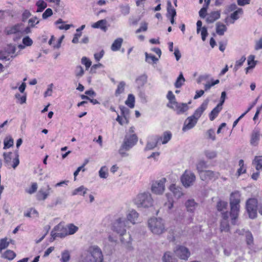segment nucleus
Masks as SVG:
<instances>
[{
  "label": "nucleus",
  "mask_w": 262,
  "mask_h": 262,
  "mask_svg": "<svg viewBox=\"0 0 262 262\" xmlns=\"http://www.w3.org/2000/svg\"><path fill=\"white\" fill-rule=\"evenodd\" d=\"M241 202V193L239 191H236L232 192L230 195V212H229L231 216V223L232 224H235L236 220L238 216L239 211Z\"/></svg>",
  "instance_id": "obj_1"
},
{
  "label": "nucleus",
  "mask_w": 262,
  "mask_h": 262,
  "mask_svg": "<svg viewBox=\"0 0 262 262\" xmlns=\"http://www.w3.org/2000/svg\"><path fill=\"white\" fill-rule=\"evenodd\" d=\"M138 208H149L153 206L154 200L149 192L138 193L133 200Z\"/></svg>",
  "instance_id": "obj_2"
},
{
  "label": "nucleus",
  "mask_w": 262,
  "mask_h": 262,
  "mask_svg": "<svg viewBox=\"0 0 262 262\" xmlns=\"http://www.w3.org/2000/svg\"><path fill=\"white\" fill-rule=\"evenodd\" d=\"M148 227L154 234L160 235L166 231L164 221L160 217H152L148 220Z\"/></svg>",
  "instance_id": "obj_3"
},
{
  "label": "nucleus",
  "mask_w": 262,
  "mask_h": 262,
  "mask_svg": "<svg viewBox=\"0 0 262 262\" xmlns=\"http://www.w3.org/2000/svg\"><path fill=\"white\" fill-rule=\"evenodd\" d=\"M138 137L135 134L126 135L123 142L119 150V153L122 157H126L128 154L126 152L131 149L137 142Z\"/></svg>",
  "instance_id": "obj_4"
},
{
  "label": "nucleus",
  "mask_w": 262,
  "mask_h": 262,
  "mask_svg": "<svg viewBox=\"0 0 262 262\" xmlns=\"http://www.w3.org/2000/svg\"><path fill=\"white\" fill-rule=\"evenodd\" d=\"M88 255L82 262H102L103 256L101 250L97 246H92L89 247Z\"/></svg>",
  "instance_id": "obj_5"
},
{
  "label": "nucleus",
  "mask_w": 262,
  "mask_h": 262,
  "mask_svg": "<svg viewBox=\"0 0 262 262\" xmlns=\"http://www.w3.org/2000/svg\"><path fill=\"white\" fill-rule=\"evenodd\" d=\"M15 157L13 160V164H11L12 154L11 152H4L3 157L4 162L6 166L10 168V166L15 169L19 164L18 150L16 149L15 152Z\"/></svg>",
  "instance_id": "obj_6"
},
{
  "label": "nucleus",
  "mask_w": 262,
  "mask_h": 262,
  "mask_svg": "<svg viewBox=\"0 0 262 262\" xmlns=\"http://www.w3.org/2000/svg\"><path fill=\"white\" fill-rule=\"evenodd\" d=\"M257 200L254 198L249 199L246 202V210L250 219L257 216Z\"/></svg>",
  "instance_id": "obj_7"
},
{
  "label": "nucleus",
  "mask_w": 262,
  "mask_h": 262,
  "mask_svg": "<svg viewBox=\"0 0 262 262\" xmlns=\"http://www.w3.org/2000/svg\"><path fill=\"white\" fill-rule=\"evenodd\" d=\"M128 226L127 221L125 218L120 217L114 223L113 229L119 235H122L126 232V227Z\"/></svg>",
  "instance_id": "obj_8"
},
{
  "label": "nucleus",
  "mask_w": 262,
  "mask_h": 262,
  "mask_svg": "<svg viewBox=\"0 0 262 262\" xmlns=\"http://www.w3.org/2000/svg\"><path fill=\"white\" fill-rule=\"evenodd\" d=\"M166 181V178H163L160 180L154 182L151 187V190L152 193L158 195L162 194L165 190V183Z\"/></svg>",
  "instance_id": "obj_9"
},
{
  "label": "nucleus",
  "mask_w": 262,
  "mask_h": 262,
  "mask_svg": "<svg viewBox=\"0 0 262 262\" xmlns=\"http://www.w3.org/2000/svg\"><path fill=\"white\" fill-rule=\"evenodd\" d=\"M52 241L55 239L57 237L63 238L68 235L67 229L64 227L63 225L58 224L54 227L53 230L51 232Z\"/></svg>",
  "instance_id": "obj_10"
},
{
  "label": "nucleus",
  "mask_w": 262,
  "mask_h": 262,
  "mask_svg": "<svg viewBox=\"0 0 262 262\" xmlns=\"http://www.w3.org/2000/svg\"><path fill=\"white\" fill-rule=\"evenodd\" d=\"M181 182L185 187L191 186L195 180L194 174L189 170H185L181 177Z\"/></svg>",
  "instance_id": "obj_11"
},
{
  "label": "nucleus",
  "mask_w": 262,
  "mask_h": 262,
  "mask_svg": "<svg viewBox=\"0 0 262 262\" xmlns=\"http://www.w3.org/2000/svg\"><path fill=\"white\" fill-rule=\"evenodd\" d=\"M191 101L189 102L188 103H180L178 102H173L171 106L168 105V107L172 109L176 114L178 115H181L186 113L189 108L188 104H190Z\"/></svg>",
  "instance_id": "obj_12"
},
{
  "label": "nucleus",
  "mask_w": 262,
  "mask_h": 262,
  "mask_svg": "<svg viewBox=\"0 0 262 262\" xmlns=\"http://www.w3.org/2000/svg\"><path fill=\"white\" fill-rule=\"evenodd\" d=\"M174 251L177 256L184 260H188L190 256L189 250L183 246H177Z\"/></svg>",
  "instance_id": "obj_13"
},
{
  "label": "nucleus",
  "mask_w": 262,
  "mask_h": 262,
  "mask_svg": "<svg viewBox=\"0 0 262 262\" xmlns=\"http://www.w3.org/2000/svg\"><path fill=\"white\" fill-rule=\"evenodd\" d=\"M222 219L220 223L221 232H228L230 230L229 225V213L228 211L222 212Z\"/></svg>",
  "instance_id": "obj_14"
},
{
  "label": "nucleus",
  "mask_w": 262,
  "mask_h": 262,
  "mask_svg": "<svg viewBox=\"0 0 262 262\" xmlns=\"http://www.w3.org/2000/svg\"><path fill=\"white\" fill-rule=\"evenodd\" d=\"M52 192L51 187L47 184L46 186L42 187L39 189L36 195L37 199L39 201H44L47 198L50 193Z\"/></svg>",
  "instance_id": "obj_15"
},
{
  "label": "nucleus",
  "mask_w": 262,
  "mask_h": 262,
  "mask_svg": "<svg viewBox=\"0 0 262 262\" xmlns=\"http://www.w3.org/2000/svg\"><path fill=\"white\" fill-rule=\"evenodd\" d=\"M219 173L212 170H205L201 173L200 176L201 179L203 181L207 180H215L219 177Z\"/></svg>",
  "instance_id": "obj_16"
},
{
  "label": "nucleus",
  "mask_w": 262,
  "mask_h": 262,
  "mask_svg": "<svg viewBox=\"0 0 262 262\" xmlns=\"http://www.w3.org/2000/svg\"><path fill=\"white\" fill-rule=\"evenodd\" d=\"M209 102V100H205L194 112L193 114L191 115L192 117L194 118L197 121L200 118L203 112L206 110Z\"/></svg>",
  "instance_id": "obj_17"
},
{
  "label": "nucleus",
  "mask_w": 262,
  "mask_h": 262,
  "mask_svg": "<svg viewBox=\"0 0 262 262\" xmlns=\"http://www.w3.org/2000/svg\"><path fill=\"white\" fill-rule=\"evenodd\" d=\"M21 23L16 24L14 26L8 27L5 29V32L8 35L17 34L20 36V32L22 31Z\"/></svg>",
  "instance_id": "obj_18"
},
{
  "label": "nucleus",
  "mask_w": 262,
  "mask_h": 262,
  "mask_svg": "<svg viewBox=\"0 0 262 262\" xmlns=\"http://www.w3.org/2000/svg\"><path fill=\"white\" fill-rule=\"evenodd\" d=\"M121 236L120 241L123 246L128 250H132L133 247L132 246V241L131 236L129 233H124Z\"/></svg>",
  "instance_id": "obj_19"
},
{
  "label": "nucleus",
  "mask_w": 262,
  "mask_h": 262,
  "mask_svg": "<svg viewBox=\"0 0 262 262\" xmlns=\"http://www.w3.org/2000/svg\"><path fill=\"white\" fill-rule=\"evenodd\" d=\"M198 121L192 116L188 117L184 121V125L182 128L183 132H186L192 128L196 124Z\"/></svg>",
  "instance_id": "obj_20"
},
{
  "label": "nucleus",
  "mask_w": 262,
  "mask_h": 262,
  "mask_svg": "<svg viewBox=\"0 0 262 262\" xmlns=\"http://www.w3.org/2000/svg\"><path fill=\"white\" fill-rule=\"evenodd\" d=\"M139 215V213L134 209L129 211L126 215V221H127V224H128V222L134 225L137 223Z\"/></svg>",
  "instance_id": "obj_21"
},
{
  "label": "nucleus",
  "mask_w": 262,
  "mask_h": 262,
  "mask_svg": "<svg viewBox=\"0 0 262 262\" xmlns=\"http://www.w3.org/2000/svg\"><path fill=\"white\" fill-rule=\"evenodd\" d=\"M15 52V48L14 47H10L9 48V51H0V60H9L10 54H14Z\"/></svg>",
  "instance_id": "obj_22"
},
{
  "label": "nucleus",
  "mask_w": 262,
  "mask_h": 262,
  "mask_svg": "<svg viewBox=\"0 0 262 262\" xmlns=\"http://www.w3.org/2000/svg\"><path fill=\"white\" fill-rule=\"evenodd\" d=\"M221 16L220 11H212L208 14L206 18L207 23H212L216 20L219 19Z\"/></svg>",
  "instance_id": "obj_23"
},
{
  "label": "nucleus",
  "mask_w": 262,
  "mask_h": 262,
  "mask_svg": "<svg viewBox=\"0 0 262 262\" xmlns=\"http://www.w3.org/2000/svg\"><path fill=\"white\" fill-rule=\"evenodd\" d=\"M172 134L169 131L164 132L161 137L156 136L157 141H162V143L164 144L167 143L171 138Z\"/></svg>",
  "instance_id": "obj_24"
},
{
  "label": "nucleus",
  "mask_w": 262,
  "mask_h": 262,
  "mask_svg": "<svg viewBox=\"0 0 262 262\" xmlns=\"http://www.w3.org/2000/svg\"><path fill=\"white\" fill-rule=\"evenodd\" d=\"M243 13V10L241 8H238L237 10L234 11L230 15V18L232 20L230 21V23L234 24V21L239 19L240 15H242Z\"/></svg>",
  "instance_id": "obj_25"
},
{
  "label": "nucleus",
  "mask_w": 262,
  "mask_h": 262,
  "mask_svg": "<svg viewBox=\"0 0 262 262\" xmlns=\"http://www.w3.org/2000/svg\"><path fill=\"white\" fill-rule=\"evenodd\" d=\"M259 140V132L257 130H254L252 133L250 144L252 146H256L258 144Z\"/></svg>",
  "instance_id": "obj_26"
},
{
  "label": "nucleus",
  "mask_w": 262,
  "mask_h": 262,
  "mask_svg": "<svg viewBox=\"0 0 262 262\" xmlns=\"http://www.w3.org/2000/svg\"><path fill=\"white\" fill-rule=\"evenodd\" d=\"M107 21L105 19L100 20L92 25L93 28H100L102 30L106 31Z\"/></svg>",
  "instance_id": "obj_27"
},
{
  "label": "nucleus",
  "mask_w": 262,
  "mask_h": 262,
  "mask_svg": "<svg viewBox=\"0 0 262 262\" xmlns=\"http://www.w3.org/2000/svg\"><path fill=\"white\" fill-rule=\"evenodd\" d=\"M227 30V28L224 24L220 22H217L216 24V32L218 35H223Z\"/></svg>",
  "instance_id": "obj_28"
},
{
  "label": "nucleus",
  "mask_w": 262,
  "mask_h": 262,
  "mask_svg": "<svg viewBox=\"0 0 262 262\" xmlns=\"http://www.w3.org/2000/svg\"><path fill=\"white\" fill-rule=\"evenodd\" d=\"M222 107L216 105L210 113L209 115V119L211 121L214 120L218 116L220 112L222 111Z\"/></svg>",
  "instance_id": "obj_29"
},
{
  "label": "nucleus",
  "mask_w": 262,
  "mask_h": 262,
  "mask_svg": "<svg viewBox=\"0 0 262 262\" xmlns=\"http://www.w3.org/2000/svg\"><path fill=\"white\" fill-rule=\"evenodd\" d=\"M170 190L172 192L175 197L177 198H180L183 194L182 188L179 187H176L175 185H171L170 186Z\"/></svg>",
  "instance_id": "obj_30"
},
{
  "label": "nucleus",
  "mask_w": 262,
  "mask_h": 262,
  "mask_svg": "<svg viewBox=\"0 0 262 262\" xmlns=\"http://www.w3.org/2000/svg\"><path fill=\"white\" fill-rule=\"evenodd\" d=\"M227 206L228 203L225 201H220L217 202L216 208L218 211L221 212V215H222V212L228 211Z\"/></svg>",
  "instance_id": "obj_31"
},
{
  "label": "nucleus",
  "mask_w": 262,
  "mask_h": 262,
  "mask_svg": "<svg viewBox=\"0 0 262 262\" xmlns=\"http://www.w3.org/2000/svg\"><path fill=\"white\" fill-rule=\"evenodd\" d=\"M207 162L204 160H200L197 163L196 167L198 172L200 174V176L201 175V173L205 171L204 169L207 168Z\"/></svg>",
  "instance_id": "obj_32"
},
{
  "label": "nucleus",
  "mask_w": 262,
  "mask_h": 262,
  "mask_svg": "<svg viewBox=\"0 0 262 262\" xmlns=\"http://www.w3.org/2000/svg\"><path fill=\"white\" fill-rule=\"evenodd\" d=\"M197 206V204L193 199L188 200L185 203V206L188 211L193 212Z\"/></svg>",
  "instance_id": "obj_33"
},
{
  "label": "nucleus",
  "mask_w": 262,
  "mask_h": 262,
  "mask_svg": "<svg viewBox=\"0 0 262 262\" xmlns=\"http://www.w3.org/2000/svg\"><path fill=\"white\" fill-rule=\"evenodd\" d=\"M167 11L166 16L167 17L172 16L175 17L176 16V10L172 8L171 3L170 1H167Z\"/></svg>",
  "instance_id": "obj_34"
},
{
  "label": "nucleus",
  "mask_w": 262,
  "mask_h": 262,
  "mask_svg": "<svg viewBox=\"0 0 262 262\" xmlns=\"http://www.w3.org/2000/svg\"><path fill=\"white\" fill-rule=\"evenodd\" d=\"M125 85L126 83L123 81H120L119 83L117 88L115 92V95L116 97H118L119 95L124 92Z\"/></svg>",
  "instance_id": "obj_35"
},
{
  "label": "nucleus",
  "mask_w": 262,
  "mask_h": 262,
  "mask_svg": "<svg viewBox=\"0 0 262 262\" xmlns=\"http://www.w3.org/2000/svg\"><path fill=\"white\" fill-rule=\"evenodd\" d=\"M252 164L257 170L262 169V156H256L252 162Z\"/></svg>",
  "instance_id": "obj_36"
},
{
  "label": "nucleus",
  "mask_w": 262,
  "mask_h": 262,
  "mask_svg": "<svg viewBox=\"0 0 262 262\" xmlns=\"http://www.w3.org/2000/svg\"><path fill=\"white\" fill-rule=\"evenodd\" d=\"M88 191V189L85 187L84 186H81L77 188L74 189L72 192V195H84Z\"/></svg>",
  "instance_id": "obj_37"
},
{
  "label": "nucleus",
  "mask_w": 262,
  "mask_h": 262,
  "mask_svg": "<svg viewBox=\"0 0 262 262\" xmlns=\"http://www.w3.org/2000/svg\"><path fill=\"white\" fill-rule=\"evenodd\" d=\"M123 42V39L118 38L116 39L111 46V50L113 51H116L120 49Z\"/></svg>",
  "instance_id": "obj_38"
},
{
  "label": "nucleus",
  "mask_w": 262,
  "mask_h": 262,
  "mask_svg": "<svg viewBox=\"0 0 262 262\" xmlns=\"http://www.w3.org/2000/svg\"><path fill=\"white\" fill-rule=\"evenodd\" d=\"M163 262H177L176 258H174L170 252H166L164 253L163 258Z\"/></svg>",
  "instance_id": "obj_39"
},
{
  "label": "nucleus",
  "mask_w": 262,
  "mask_h": 262,
  "mask_svg": "<svg viewBox=\"0 0 262 262\" xmlns=\"http://www.w3.org/2000/svg\"><path fill=\"white\" fill-rule=\"evenodd\" d=\"M239 234H243L244 232H245V236H246V242L248 245H251L253 244V237L252 233L249 231H244L243 230L242 232H241L239 230Z\"/></svg>",
  "instance_id": "obj_40"
},
{
  "label": "nucleus",
  "mask_w": 262,
  "mask_h": 262,
  "mask_svg": "<svg viewBox=\"0 0 262 262\" xmlns=\"http://www.w3.org/2000/svg\"><path fill=\"white\" fill-rule=\"evenodd\" d=\"M135 96L130 94L128 95L127 99L125 101V103L129 107L132 108L135 106Z\"/></svg>",
  "instance_id": "obj_41"
},
{
  "label": "nucleus",
  "mask_w": 262,
  "mask_h": 262,
  "mask_svg": "<svg viewBox=\"0 0 262 262\" xmlns=\"http://www.w3.org/2000/svg\"><path fill=\"white\" fill-rule=\"evenodd\" d=\"M71 257L70 252L65 250L61 253V258L60 260L61 262H68L70 260Z\"/></svg>",
  "instance_id": "obj_42"
},
{
  "label": "nucleus",
  "mask_w": 262,
  "mask_h": 262,
  "mask_svg": "<svg viewBox=\"0 0 262 262\" xmlns=\"http://www.w3.org/2000/svg\"><path fill=\"white\" fill-rule=\"evenodd\" d=\"M14 141L13 139L11 137H7L5 138L4 141V149H6L12 147L13 145Z\"/></svg>",
  "instance_id": "obj_43"
},
{
  "label": "nucleus",
  "mask_w": 262,
  "mask_h": 262,
  "mask_svg": "<svg viewBox=\"0 0 262 262\" xmlns=\"http://www.w3.org/2000/svg\"><path fill=\"white\" fill-rule=\"evenodd\" d=\"M185 81V79L183 75V74L181 73L174 83V86L176 88H181L183 85Z\"/></svg>",
  "instance_id": "obj_44"
},
{
  "label": "nucleus",
  "mask_w": 262,
  "mask_h": 262,
  "mask_svg": "<svg viewBox=\"0 0 262 262\" xmlns=\"http://www.w3.org/2000/svg\"><path fill=\"white\" fill-rule=\"evenodd\" d=\"M147 79V76L143 74L139 76L136 81L139 86H143L146 83Z\"/></svg>",
  "instance_id": "obj_45"
},
{
  "label": "nucleus",
  "mask_w": 262,
  "mask_h": 262,
  "mask_svg": "<svg viewBox=\"0 0 262 262\" xmlns=\"http://www.w3.org/2000/svg\"><path fill=\"white\" fill-rule=\"evenodd\" d=\"M16 256L15 253L11 250H6L3 254V257L9 260L13 259Z\"/></svg>",
  "instance_id": "obj_46"
},
{
  "label": "nucleus",
  "mask_w": 262,
  "mask_h": 262,
  "mask_svg": "<svg viewBox=\"0 0 262 262\" xmlns=\"http://www.w3.org/2000/svg\"><path fill=\"white\" fill-rule=\"evenodd\" d=\"M24 216L28 217H37L38 213L36 209L31 208L24 213Z\"/></svg>",
  "instance_id": "obj_47"
},
{
  "label": "nucleus",
  "mask_w": 262,
  "mask_h": 262,
  "mask_svg": "<svg viewBox=\"0 0 262 262\" xmlns=\"http://www.w3.org/2000/svg\"><path fill=\"white\" fill-rule=\"evenodd\" d=\"M145 61L148 63H156L158 60V58H157L155 56L149 54L147 53H145Z\"/></svg>",
  "instance_id": "obj_48"
},
{
  "label": "nucleus",
  "mask_w": 262,
  "mask_h": 262,
  "mask_svg": "<svg viewBox=\"0 0 262 262\" xmlns=\"http://www.w3.org/2000/svg\"><path fill=\"white\" fill-rule=\"evenodd\" d=\"M167 98L169 100L168 103L167 104V106L168 107V105L171 106L173 104V102H176L175 96L173 95V93L169 91H168L167 95Z\"/></svg>",
  "instance_id": "obj_49"
},
{
  "label": "nucleus",
  "mask_w": 262,
  "mask_h": 262,
  "mask_svg": "<svg viewBox=\"0 0 262 262\" xmlns=\"http://www.w3.org/2000/svg\"><path fill=\"white\" fill-rule=\"evenodd\" d=\"M37 6V12H42L47 7V3L43 0H39L36 4Z\"/></svg>",
  "instance_id": "obj_50"
},
{
  "label": "nucleus",
  "mask_w": 262,
  "mask_h": 262,
  "mask_svg": "<svg viewBox=\"0 0 262 262\" xmlns=\"http://www.w3.org/2000/svg\"><path fill=\"white\" fill-rule=\"evenodd\" d=\"M67 229V232L68 235H72L76 233L78 228V227L75 226L73 224H70L67 226V227H66Z\"/></svg>",
  "instance_id": "obj_51"
},
{
  "label": "nucleus",
  "mask_w": 262,
  "mask_h": 262,
  "mask_svg": "<svg viewBox=\"0 0 262 262\" xmlns=\"http://www.w3.org/2000/svg\"><path fill=\"white\" fill-rule=\"evenodd\" d=\"M75 75L77 78H79L83 76L84 71L81 66H77L75 70Z\"/></svg>",
  "instance_id": "obj_52"
},
{
  "label": "nucleus",
  "mask_w": 262,
  "mask_h": 262,
  "mask_svg": "<svg viewBox=\"0 0 262 262\" xmlns=\"http://www.w3.org/2000/svg\"><path fill=\"white\" fill-rule=\"evenodd\" d=\"M121 115L123 116L124 119L126 120V123H128L127 117L129 115V110L127 107L124 106H120Z\"/></svg>",
  "instance_id": "obj_53"
},
{
  "label": "nucleus",
  "mask_w": 262,
  "mask_h": 262,
  "mask_svg": "<svg viewBox=\"0 0 262 262\" xmlns=\"http://www.w3.org/2000/svg\"><path fill=\"white\" fill-rule=\"evenodd\" d=\"M120 11L123 15H127L129 13L130 7L128 5H121L119 6Z\"/></svg>",
  "instance_id": "obj_54"
},
{
  "label": "nucleus",
  "mask_w": 262,
  "mask_h": 262,
  "mask_svg": "<svg viewBox=\"0 0 262 262\" xmlns=\"http://www.w3.org/2000/svg\"><path fill=\"white\" fill-rule=\"evenodd\" d=\"M238 8H237V6L235 4H230L227 6H226L225 11L224 13L226 14H228L231 12L235 11L236 10H237Z\"/></svg>",
  "instance_id": "obj_55"
},
{
  "label": "nucleus",
  "mask_w": 262,
  "mask_h": 262,
  "mask_svg": "<svg viewBox=\"0 0 262 262\" xmlns=\"http://www.w3.org/2000/svg\"><path fill=\"white\" fill-rule=\"evenodd\" d=\"M99 177L101 178L105 179L107 177V168L106 166H102L99 171Z\"/></svg>",
  "instance_id": "obj_56"
},
{
  "label": "nucleus",
  "mask_w": 262,
  "mask_h": 262,
  "mask_svg": "<svg viewBox=\"0 0 262 262\" xmlns=\"http://www.w3.org/2000/svg\"><path fill=\"white\" fill-rule=\"evenodd\" d=\"M238 165L239 166V168L237 169V173L238 176H240L241 174L244 173L246 171V169L244 168V160L241 159L239 161Z\"/></svg>",
  "instance_id": "obj_57"
},
{
  "label": "nucleus",
  "mask_w": 262,
  "mask_h": 262,
  "mask_svg": "<svg viewBox=\"0 0 262 262\" xmlns=\"http://www.w3.org/2000/svg\"><path fill=\"white\" fill-rule=\"evenodd\" d=\"M158 143H159V142L157 141V139L155 137L154 139V141L152 142H148L147 143L145 149L146 150L152 149L154 147L157 146Z\"/></svg>",
  "instance_id": "obj_58"
},
{
  "label": "nucleus",
  "mask_w": 262,
  "mask_h": 262,
  "mask_svg": "<svg viewBox=\"0 0 262 262\" xmlns=\"http://www.w3.org/2000/svg\"><path fill=\"white\" fill-rule=\"evenodd\" d=\"M205 155L207 158L212 159L216 157L217 153L215 151L208 150L205 151Z\"/></svg>",
  "instance_id": "obj_59"
},
{
  "label": "nucleus",
  "mask_w": 262,
  "mask_h": 262,
  "mask_svg": "<svg viewBox=\"0 0 262 262\" xmlns=\"http://www.w3.org/2000/svg\"><path fill=\"white\" fill-rule=\"evenodd\" d=\"M246 59V57L245 56H243L239 60L236 61L234 68L235 71H237L238 69L243 65V63L245 61Z\"/></svg>",
  "instance_id": "obj_60"
},
{
  "label": "nucleus",
  "mask_w": 262,
  "mask_h": 262,
  "mask_svg": "<svg viewBox=\"0 0 262 262\" xmlns=\"http://www.w3.org/2000/svg\"><path fill=\"white\" fill-rule=\"evenodd\" d=\"M81 63L85 66L86 70H88L92 65L91 61L86 57L82 58Z\"/></svg>",
  "instance_id": "obj_61"
},
{
  "label": "nucleus",
  "mask_w": 262,
  "mask_h": 262,
  "mask_svg": "<svg viewBox=\"0 0 262 262\" xmlns=\"http://www.w3.org/2000/svg\"><path fill=\"white\" fill-rule=\"evenodd\" d=\"M15 97L19 100V103L21 104L26 103V95L21 96L19 93H16L15 95Z\"/></svg>",
  "instance_id": "obj_62"
},
{
  "label": "nucleus",
  "mask_w": 262,
  "mask_h": 262,
  "mask_svg": "<svg viewBox=\"0 0 262 262\" xmlns=\"http://www.w3.org/2000/svg\"><path fill=\"white\" fill-rule=\"evenodd\" d=\"M39 23V20H38V18L36 16L30 18L28 21L29 25L32 28L35 27V25L38 24Z\"/></svg>",
  "instance_id": "obj_63"
},
{
  "label": "nucleus",
  "mask_w": 262,
  "mask_h": 262,
  "mask_svg": "<svg viewBox=\"0 0 262 262\" xmlns=\"http://www.w3.org/2000/svg\"><path fill=\"white\" fill-rule=\"evenodd\" d=\"M147 30V23L143 22L141 24V27L136 31V33L138 34L142 31H146Z\"/></svg>",
  "instance_id": "obj_64"
}]
</instances>
